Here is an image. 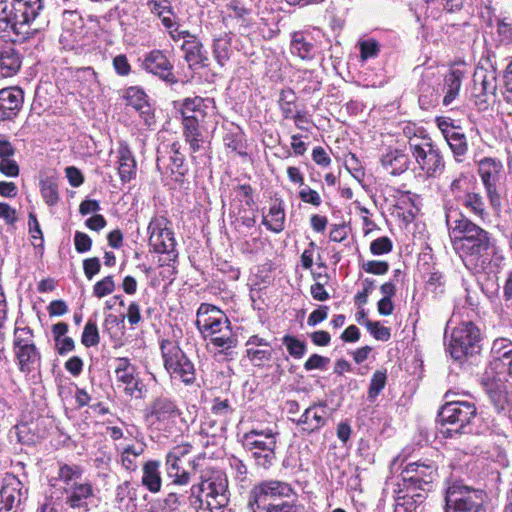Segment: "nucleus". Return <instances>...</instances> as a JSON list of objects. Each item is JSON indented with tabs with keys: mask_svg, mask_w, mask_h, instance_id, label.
Instances as JSON below:
<instances>
[{
	"mask_svg": "<svg viewBox=\"0 0 512 512\" xmlns=\"http://www.w3.org/2000/svg\"><path fill=\"white\" fill-rule=\"evenodd\" d=\"M393 243L387 236L379 237L370 244V252L374 256L388 254L392 251Z\"/></svg>",
	"mask_w": 512,
	"mask_h": 512,
	"instance_id": "e2e57ef3",
	"label": "nucleus"
},
{
	"mask_svg": "<svg viewBox=\"0 0 512 512\" xmlns=\"http://www.w3.org/2000/svg\"><path fill=\"white\" fill-rule=\"evenodd\" d=\"M463 76V72L459 69H453L445 76V95L443 98L444 106H449L458 96Z\"/></svg>",
	"mask_w": 512,
	"mask_h": 512,
	"instance_id": "37998d69",
	"label": "nucleus"
},
{
	"mask_svg": "<svg viewBox=\"0 0 512 512\" xmlns=\"http://www.w3.org/2000/svg\"><path fill=\"white\" fill-rule=\"evenodd\" d=\"M481 384L498 412H505L512 406V393L508 392L501 373L485 372Z\"/></svg>",
	"mask_w": 512,
	"mask_h": 512,
	"instance_id": "f3484780",
	"label": "nucleus"
},
{
	"mask_svg": "<svg viewBox=\"0 0 512 512\" xmlns=\"http://www.w3.org/2000/svg\"><path fill=\"white\" fill-rule=\"evenodd\" d=\"M490 355L491 361L485 372L502 374L503 364L512 358V340L505 337L496 338L492 342Z\"/></svg>",
	"mask_w": 512,
	"mask_h": 512,
	"instance_id": "cd10ccee",
	"label": "nucleus"
},
{
	"mask_svg": "<svg viewBox=\"0 0 512 512\" xmlns=\"http://www.w3.org/2000/svg\"><path fill=\"white\" fill-rule=\"evenodd\" d=\"M40 192L44 202L50 207L55 206L60 199L58 184L52 178L40 181Z\"/></svg>",
	"mask_w": 512,
	"mask_h": 512,
	"instance_id": "8fccbe9b",
	"label": "nucleus"
},
{
	"mask_svg": "<svg viewBox=\"0 0 512 512\" xmlns=\"http://www.w3.org/2000/svg\"><path fill=\"white\" fill-rule=\"evenodd\" d=\"M115 379L118 388H123L127 396L141 399L144 396L145 385L137 368L126 357H120L115 360Z\"/></svg>",
	"mask_w": 512,
	"mask_h": 512,
	"instance_id": "dca6fc26",
	"label": "nucleus"
},
{
	"mask_svg": "<svg viewBox=\"0 0 512 512\" xmlns=\"http://www.w3.org/2000/svg\"><path fill=\"white\" fill-rule=\"evenodd\" d=\"M23 90L19 87H8L0 90V122L14 118L22 108Z\"/></svg>",
	"mask_w": 512,
	"mask_h": 512,
	"instance_id": "4be33fe9",
	"label": "nucleus"
},
{
	"mask_svg": "<svg viewBox=\"0 0 512 512\" xmlns=\"http://www.w3.org/2000/svg\"><path fill=\"white\" fill-rule=\"evenodd\" d=\"M160 348L164 367L171 378L180 380L186 385L193 384L196 379L194 364L179 345L174 341L163 340Z\"/></svg>",
	"mask_w": 512,
	"mask_h": 512,
	"instance_id": "1a4fd4ad",
	"label": "nucleus"
},
{
	"mask_svg": "<svg viewBox=\"0 0 512 512\" xmlns=\"http://www.w3.org/2000/svg\"><path fill=\"white\" fill-rule=\"evenodd\" d=\"M144 452V447L142 445L136 446H127L123 449L121 453V463L122 466L129 471H135L137 468V458L142 455Z\"/></svg>",
	"mask_w": 512,
	"mask_h": 512,
	"instance_id": "864d4df0",
	"label": "nucleus"
},
{
	"mask_svg": "<svg viewBox=\"0 0 512 512\" xmlns=\"http://www.w3.org/2000/svg\"><path fill=\"white\" fill-rule=\"evenodd\" d=\"M84 470L76 464H60L57 479L64 485L63 489L74 487L82 482Z\"/></svg>",
	"mask_w": 512,
	"mask_h": 512,
	"instance_id": "ea45409f",
	"label": "nucleus"
},
{
	"mask_svg": "<svg viewBox=\"0 0 512 512\" xmlns=\"http://www.w3.org/2000/svg\"><path fill=\"white\" fill-rule=\"evenodd\" d=\"M397 486L398 490H395L397 496L395 497L394 512H416L417 507L423 502L424 495L422 493L407 492L401 487L400 483Z\"/></svg>",
	"mask_w": 512,
	"mask_h": 512,
	"instance_id": "72a5a7b5",
	"label": "nucleus"
},
{
	"mask_svg": "<svg viewBox=\"0 0 512 512\" xmlns=\"http://www.w3.org/2000/svg\"><path fill=\"white\" fill-rule=\"evenodd\" d=\"M184 136L190 146L191 153H196L205 149V139L202 131V125L183 124Z\"/></svg>",
	"mask_w": 512,
	"mask_h": 512,
	"instance_id": "c03bdc74",
	"label": "nucleus"
},
{
	"mask_svg": "<svg viewBox=\"0 0 512 512\" xmlns=\"http://www.w3.org/2000/svg\"><path fill=\"white\" fill-rule=\"evenodd\" d=\"M456 162H463V157L468 151L467 139L464 133L456 131L445 138Z\"/></svg>",
	"mask_w": 512,
	"mask_h": 512,
	"instance_id": "a18cd8bd",
	"label": "nucleus"
},
{
	"mask_svg": "<svg viewBox=\"0 0 512 512\" xmlns=\"http://www.w3.org/2000/svg\"><path fill=\"white\" fill-rule=\"evenodd\" d=\"M115 503L125 512H135L137 509V488L129 481H125L116 487Z\"/></svg>",
	"mask_w": 512,
	"mask_h": 512,
	"instance_id": "2f4dec72",
	"label": "nucleus"
},
{
	"mask_svg": "<svg viewBox=\"0 0 512 512\" xmlns=\"http://www.w3.org/2000/svg\"><path fill=\"white\" fill-rule=\"evenodd\" d=\"M445 502V512H483L484 493L453 481L446 489Z\"/></svg>",
	"mask_w": 512,
	"mask_h": 512,
	"instance_id": "6e6552de",
	"label": "nucleus"
},
{
	"mask_svg": "<svg viewBox=\"0 0 512 512\" xmlns=\"http://www.w3.org/2000/svg\"><path fill=\"white\" fill-rule=\"evenodd\" d=\"M278 103L284 119H291L299 112L296 110V95L291 89L281 90Z\"/></svg>",
	"mask_w": 512,
	"mask_h": 512,
	"instance_id": "09e8293b",
	"label": "nucleus"
},
{
	"mask_svg": "<svg viewBox=\"0 0 512 512\" xmlns=\"http://www.w3.org/2000/svg\"><path fill=\"white\" fill-rule=\"evenodd\" d=\"M477 416L475 404L470 401L453 400L447 402L439 412V420L452 427L448 433H472V422Z\"/></svg>",
	"mask_w": 512,
	"mask_h": 512,
	"instance_id": "9d476101",
	"label": "nucleus"
},
{
	"mask_svg": "<svg viewBox=\"0 0 512 512\" xmlns=\"http://www.w3.org/2000/svg\"><path fill=\"white\" fill-rule=\"evenodd\" d=\"M481 334L471 321L461 322L452 330L447 351L455 360L478 354L481 350Z\"/></svg>",
	"mask_w": 512,
	"mask_h": 512,
	"instance_id": "0eeeda50",
	"label": "nucleus"
},
{
	"mask_svg": "<svg viewBox=\"0 0 512 512\" xmlns=\"http://www.w3.org/2000/svg\"><path fill=\"white\" fill-rule=\"evenodd\" d=\"M214 108V101L199 96L186 98L182 103L183 124L202 125L208 110Z\"/></svg>",
	"mask_w": 512,
	"mask_h": 512,
	"instance_id": "aec40b11",
	"label": "nucleus"
},
{
	"mask_svg": "<svg viewBox=\"0 0 512 512\" xmlns=\"http://www.w3.org/2000/svg\"><path fill=\"white\" fill-rule=\"evenodd\" d=\"M125 98L127 104L139 112L140 117L146 126L150 127L155 123L154 113L147 101L144 91L138 87H130L126 90Z\"/></svg>",
	"mask_w": 512,
	"mask_h": 512,
	"instance_id": "c85d7f7f",
	"label": "nucleus"
},
{
	"mask_svg": "<svg viewBox=\"0 0 512 512\" xmlns=\"http://www.w3.org/2000/svg\"><path fill=\"white\" fill-rule=\"evenodd\" d=\"M471 184V176L467 172H461L456 175L450 182L449 190L458 201L461 197L469 192Z\"/></svg>",
	"mask_w": 512,
	"mask_h": 512,
	"instance_id": "603ef678",
	"label": "nucleus"
},
{
	"mask_svg": "<svg viewBox=\"0 0 512 512\" xmlns=\"http://www.w3.org/2000/svg\"><path fill=\"white\" fill-rule=\"evenodd\" d=\"M181 452L179 448H174L168 452L165 460L166 477L170 480L167 486L185 487L190 483L191 475L188 471L179 465Z\"/></svg>",
	"mask_w": 512,
	"mask_h": 512,
	"instance_id": "b1692460",
	"label": "nucleus"
},
{
	"mask_svg": "<svg viewBox=\"0 0 512 512\" xmlns=\"http://www.w3.org/2000/svg\"><path fill=\"white\" fill-rule=\"evenodd\" d=\"M181 49L190 68L207 66V52L203 50V45L199 39L183 41Z\"/></svg>",
	"mask_w": 512,
	"mask_h": 512,
	"instance_id": "7c9ffc66",
	"label": "nucleus"
},
{
	"mask_svg": "<svg viewBox=\"0 0 512 512\" xmlns=\"http://www.w3.org/2000/svg\"><path fill=\"white\" fill-rule=\"evenodd\" d=\"M147 7L161 20L165 28H171L174 25V19L177 17L169 0H147Z\"/></svg>",
	"mask_w": 512,
	"mask_h": 512,
	"instance_id": "4c0bfd02",
	"label": "nucleus"
},
{
	"mask_svg": "<svg viewBox=\"0 0 512 512\" xmlns=\"http://www.w3.org/2000/svg\"><path fill=\"white\" fill-rule=\"evenodd\" d=\"M290 49L293 55L303 60L313 59L316 51L314 44L300 31L292 34Z\"/></svg>",
	"mask_w": 512,
	"mask_h": 512,
	"instance_id": "a19ab883",
	"label": "nucleus"
},
{
	"mask_svg": "<svg viewBox=\"0 0 512 512\" xmlns=\"http://www.w3.org/2000/svg\"><path fill=\"white\" fill-rule=\"evenodd\" d=\"M65 504L80 512H89L97 506L98 498L94 485L90 481H82L78 485L66 489Z\"/></svg>",
	"mask_w": 512,
	"mask_h": 512,
	"instance_id": "a211bd4d",
	"label": "nucleus"
},
{
	"mask_svg": "<svg viewBox=\"0 0 512 512\" xmlns=\"http://www.w3.org/2000/svg\"><path fill=\"white\" fill-rule=\"evenodd\" d=\"M23 484L14 476L4 479L0 489V504L2 508L11 510L17 507L27 498V489H23Z\"/></svg>",
	"mask_w": 512,
	"mask_h": 512,
	"instance_id": "5701e85b",
	"label": "nucleus"
},
{
	"mask_svg": "<svg viewBox=\"0 0 512 512\" xmlns=\"http://www.w3.org/2000/svg\"><path fill=\"white\" fill-rule=\"evenodd\" d=\"M118 164V173L122 182H129L135 178L137 165L127 145H121L118 149Z\"/></svg>",
	"mask_w": 512,
	"mask_h": 512,
	"instance_id": "f704fd0d",
	"label": "nucleus"
},
{
	"mask_svg": "<svg viewBox=\"0 0 512 512\" xmlns=\"http://www.w3.org/2000/svg\"><path fill=\"white\" fill-rule=\"evenodd\" d=\"M160 466L158 460H149L142 467L141 483L151 493H158L161 490Z\"/></svg>",
	"mask_w": 512,
	"mask_h": 512,
	"instance_id": "473e14b6",
	"label": "nucleus"
},
{
	"mask_svg": "<svg viewBox=\"0 0 512 512\" xmlns=\"http://www.w3.org/2000/svg\"><path fill=\"white\" fill-rule=\"evenodd\" d=\"M458 202L475 216L482 217L485 211L483 198L479 193L467 192Z\"/></svg>",
	"mask_w": 512,
	"mask_h": 512,
	"instance_id": "de8ad7c7",
	"label": "nucleus"
},
{
	"mask_svg": "<svg viewBox=\"0 0 512 512\" xmlns=\"http://www.w3.org/2000/svg\"><path fill=\"white\" fill-rule=\"evenodd\" d=\"M328 412L325 403H317L313 404L301 415V417L297 420V425L302 426V430L311 434L322 427H324L327 423Z\"/></svg>",
	"mask_w": 512,
	"mask_h": 512,
	"instance_id": "a878e982",
	"label": "nucleus"
},
{
	"mask_svg": "<svg viewBox=\"0 0 512 512\" xmlns=\"http://www.w3.org/2000/svg\"><path fill=\"white\" fill-rule=\"evenodd\" d=\"M360 49L361 60L366 61L368 59L376 58L380 52V44L375 39H365L358 43Z\"/></svg>",
	"mask_w": 512,
	"mask_h": 512,
	"instance_id": "13d9d810",
	"label": "nucleus"
},
{
	"mask_svg": "<svg viewBox=\"0 0 512 512\" xmlns=\"http://www.w3.org/2000/svg\"><path fill=\"white\" fill-rule=\"evenodd\" d=\"M168 220L165 217H154L148 225L149 245L155 253L164 254L160 259L161 265H169L178 257L176 241L173 232L167 228Z\"/></svg>",
	"mask_w": 512,
	"mask_h": 512,
	"instance_id": "ddd939ff",
	"label": "nucleus"
},
{
	"mask_svg": "<svg viewBox=\"0 0 512 512\" xmlns=\"http://www.w3.org/2000/svg\"><path fill=\"white\" fill-rule=\"evenodd\" d=\"M202 481L196 486V494L205 496V503L210 512H220L227 505L228 480L221 470H212L208 475L202 477Z\"/></svg>",
	"mask_w": 512,
	"mask_h": 512,
	"instance_id": "9b49d317",
	"label": "nucleus"
},
{
	"mask_svg": "<svg viewBox=\"0 0 512 512\" xmlns=\"http://www.w3.org/2000/svg\"><path fill=\"white\" fill-rule=\"evenodd\" d=\"M386 372L377 370L374 372L369 386L368 399L373 401L380 394L386 385Z\"/></svg>",
	"mask_w": 512,
	"mask_h": 512,
	"instance_id": "bf43d9fd",
	"label": "nucleus"
},
{
	"mask_svg": "<svg viewBox=\"0 0 512 512\" xmlns=\"http://www.w3.org/2000/svg\"><path fill=\"white\" fill-rule=\"evenodd\" d=\"M299 197L304 203H308L316 207L320 206L322 203L320 194L307 185L301 187Z\"/></svg>",
	"mask_w": 512,
	"mask_h": 512,
	"instance_id": "338daca9",
	"label": "nucleus"
},
{
	"mask_svg": "<svg viewBox=\"0 0 512 512\" xmlns=\"http://www.w3.org/2000/svg\"><path fill=\"white\" fill-rule=\"evenodd\" d=\"M196 486H191L189 490L184 493H176L175 490H170L166 497L160 503L162 512H175L181 508H191L194 511L203 507L204 500L200 495L196 494Z\"/></svg>",
	"mask_w": 512,
	"mask_h": 512,
	"instance_id": "6ab92c4d",
	"label": "nucleus"
},
{
	"mask_svg": "<svg viewBox=\"0 0 512 512\" xmlns=\"http://www.w3.org/2000/svg\"><path fill=\"white\" fill-rule=\"evenodd\" d=\"M437 466L433 461L425 460L408 463L401 472V487L407 492L429 491L437 478Z\"/></svg>",
	"mask_w": 512,
	"mask_h": 512,
	"instance_id": "4468645a",
	"label": "nucleus"
},
{
	"mask_svg": "<svg viewBox=\"0 0 512 512\" xmlns=\"http://www.w3.org/2000/svg\"><path fill=\"white\" fill-rule=\"evenodd\" d=\"M297 500H286L280 503H268L261 508V512H300Z\"/></svg>",
	"mask_w": 512,
	"mask_h": 512,
	"instance_id": "052dcab7",
	"label": "nucleus"
},
{
	"mask_svg": "<svg viewBox=\"0 0 512 512\" xmlns=\"http://www.w3.org/2000/svg\"><path fill=\"white\" fill-rule=\"evenodd\" d=\"M497 89L496 72L494 70H487L483 67H477L473 74V93L478 98L494 96Z\"/></svg>",
	"mask_w": 512,
	"mask_h": 512,
	"instance_id": "bb28decb",
	"label": "nucleus"
},
{
	"mask_svg": "<svg viewBox=\"0 0 512 512\" xmlns=\"http://www.w3.org/2000/svg\"><path fill=\"white\" fill-rule=\"evenodd\" d=\"M411 128L406 127L404 134L408 137V149L418 169L428 179L439 178L445 171V159L442 151L432 138L419 131L410 136Z\"/></svg>",
	"mask_w": 512,
	"mask_h": 512,
	"instance_id": "20e7f679",
	"label": "nucleus"
},
{
	"mask_svg": "<svg viewBox=\"0 0 512 512\" xmlns=\"http://www.w3.org/2000/svg\"><path fill=\"white\" fill-rule=\"evenodd\" d=\"M42 8V0H0V32L12 31L14 41L26 40L37 31L33 23Z\"/></svg>",
	"mask_w": 512,
	"mask_h": 512,
	"instance_id": "7ed1b4c3",
	"label": "nucleus"
},
{
	"mask_svg": "<svg viewBox=\"0 0 512 512\" xmlns=\"http://www.w3.org/2000/svg\"><path fill=\"white\" fill-rule=\"evenodd\" d=\"M247 359L256 367H261L272 358V347L245 346Z\"/></svg>",
	"mask_w": 512,
	"mask_h": 512,
	"instance_id": "3c124183",
	"label": "nucleus"
},
{
	"mask_svg": "<svg viewBox=\"0 0 512 512\" xmlns=\"http://www.w3.org/2000/svg\"><path fill=\"white\" fill-rule=\"evenodd\" d=\"M283 344L286 346V349L290 356L295 359H301L306 353V343L300 341L294 336L285 335L282 339Z\"/></svg>",
	"mask_w": 512,
	"mask_h": 512,
	"instance_id": "4d7b16f0",
	"label": "nucleus"
},
{
	"mask_svg": "<svg viewBox=\"0 0 512 512\" xmlns=\"http://www.w3.org/2000/svg\"><path fill=\"white\" fill-rule=\"evenodd\" d=\"M382 167L391 175H400L408 169L409 158L400 149L389 148L380 158Z\"/></svg>",
	"mask_w": 512,
	"mask_h": 512,
	"instance_id": "c756f323",
	"label": "nucleus"
},
{
	"mask_svg": "<svg viewBox=\"0 0 512 512\" xmlns=\"http://www.w3.org/2000/svg\"><path fill=\"white\" fill-rule=\"evenodd\" d=\"M179 412L174 404L168 398L160 397L155 399L149 408L148 417L155 418L159 422H164L178 416Z\"/></svg>",
	"mask_w": 512,
	"mask_h": 512,
	"instance_id": "c9c22d12",
	"label": "nucleus"
},
{
	"mask_svg": "<svg viewBox=\"0 0 512 512\" xmlns=\"http://www.w3.org/2000/svg\"><path fill=\"white\" fill-rule=\"evenodd\" d=\"M446 283L445 276L435 267L427 274L426 289L432 292L435 296L440 295L444 292V286Z\"/></svg>",
	"mask_w": 512,
	"mask_h": 512,
	"instance_id": "5fc2aeb1",
	"label": "nucleus"
},
{
	"mask_svg": "<svg viewBox=\"0 0 512 512\" xmlns=\"http://www.w3.org/2000/svg\"><path fill=\"white\" fill-rule=\"evenodd\" d=\"M142 67L149 73L158 76L167 83H176L177 80L172 72L173 65L166 55L160 50L149 52L142 62Z\"/></svg>",
	"mask_w": 512,
	"mask_h": 512,
	"instance_id": "412c9836",
	"label": "nucleus"
},
{
	"mask_svg": "<svg viewBox=\"0 0 512 512\" xmlns=\"http://www.w3.org/2000/svg\"><path fill=\"white\" fill-rule=\"evenodd\" d=\"M63 18V30L59 39L60 44L65 50L82 53L84 44L82 42L81 31L68 27V22H81L79 14L75 11H65Z\"/></svg>",
	"mask_w": 512,
	"mask_h": 512,
	"instance_id": "393cba45",
	"label": "nucleus"
},
{
	"mask_svg": "<svg viewBox=\"0 0 512 512\" xmlns=\"http://www.w3.org/2000/svg\"><path fill=\"white\" fill-rule=\"evenodd\" d=\"M277 436L272 427H254L241 436L240 442L257 466L269 469L276 460Z\"/></svg>",
	"mask_w": 512,
	"mask_h": 512,
	"instance_id": "39448f33",
	"label": "nucleus"
},
{
	"mask_svg": "<svg viewBox=\"0 0 512 512\" xmlns=\"http://www.w3.org/2000/svg\"><path fill=\"white\" fill-rule=\"evenodd\" d=\"M364 325L376 340L385 342L391 337L390 329L379 322L366 320Z\"/></svg>",
	"mask_w": 512,
	"mask_h": 512,
	"instance_id": "680f3d73",
	"label": "nucleus"
},
{
	"mask_svg": "<svg viewBox=\"0 0 512 512\" xmlns=\"http://www.w3.org/2000/svg\"><path fill=\"white\" fill-rule=\"evenodd\" d=\"M445 222L452 247L473 273H497L504 261L491 233L475 224L450 200L444 202Z\"/></svg>",
	"mask_w": 512,
	"mask_h": 512,
	"instance_id": "f257e3e1",
	"label": "nucleus"
},
{
	"mask_svg": "<svg viewBox=\"0 0 512 512\" xmlns=\"http://www.w3.org/2000/svg\"><path fill=\"white\" fill-rule=\"evenodd\" d=\"M478 172L485 187L486 195L493 208L501 206L503 193V165L492 158H484L479 162Z\"/></svg>",
	"mask_w": 512,
	"mask_h": 512,
	"instance_id": "2eb2a0df",
	"label": "nucleus"
},
{
	"mask_svg": "<svg viewBox=\"0 0 512 512\" xmlns=\"http://www.w3.org/2000/svg\"><path fill=\"white\" fill-rule=\"evenodd\" d=\"M13 354L19 371L29 375L41 365V353L34 340V332L28 327H15L13 331Z\"/></svg>",
	"mask_w": 512,
	"mask_h": 512,
	"instance_id": "423d86ee",
	"label": "nucleus"
},
{
	"mask_svg": "<svg viewBox=\"0 0 512 512\" xmlns=\"http://www.w3.org/2000/svg\"><path fill=\"white\" fill-rule=\"evenodd\" d=\"M228 460L234 478L239 482H245L247 480L248 469L244 461L236 456H231Z\"/></svg>",
	"mask_w": 512,
	"mask_h": 512,
	"instance_id": "0e129e2a",
	"label": "nucleus"
},
{
	"mask_svg": "<svg viewBox=\"0 0 512 512\" xmlns=\"http://www.w3.org/2000/svg\"><path fill=\"white\" fill-rule=\"evenodd\" d=\"M297 500V493L291 484L280 480H265L255 485L249 492L247 509L261 512L268 499Z\"/></svg>",
	"mask_w": 512,
	"mask_h": 512,
	"instance_id": "f8f14e48",
	"label": "nucleus"
},
{
	"mask_svg": "<svg viewBox=\"0 0 512 512\" xmlns=\"http://www.w3.org/2000/svg\"><path fill=\"white\" fill-rule=\"evenodd\" d=\"M262 224L274 233H280L285 228V211L282 201L273 203L267 216L263 217Z\"/></svg>",
	"mask_w": 512,
	"mask_h": 512,
	"instance_id": "79ce46f5",
	"label": "nucleus"
},
{
	"mask_svg": "<svg viewBox=\"0 0 512 512\" xmlns=\"http://www.w3.org/2000/svg\"><path fill=\"white\" fill-rule=\"evenodd\" d=\"M180 149V143L173 142L169 146H166L165 151V153L169 155L170 161L167 169L170 170L172 175H175V181H180L187 171V169L184 167L185 158Z\"/></svg>",
	"mask_w": 512,
	"mask_h": 512,
	"instance_id": "58836bf2",
	"label": "nucleus"
},
{
	"mask_svg": "<svg viewBox=\"0 0 512 512\" xmlns=\"http://www.w3.org/2000/svg\"><path fill=\"white\" fill-rule=\"evenodd\" d=\"M115 284L112 276H107L94 285V295L102 298L114 291Z\"/></svg>",
	"mask_w": 512,
	"mask_h": 512,
	"instance_id": "774afa93",
	"label": "nucleus"
},
{
	"mask_svg": "<svg viewBox=\"0 0 512 512\" xmlns=\"http://www.w3.org/2000/svg\"><path fill=\"white\" fill-rule=\"evenodd\" d=\"M231 37L225 33L214 39L213 55L220 66H224L230 58Z\"/></svg>",
	"mask_w": 512,
	"mask_h": 512,
	"instance_id": "49530a36",
	"label": "nucleus"
},
{
	"mask_svg": "<svg viewBox=\"0 0 512 512\" xmlns=\"http://www.w3.org/2000/svg\"><path fill=\"white\" fill-rule=\"evenodd\" d=\"M330 359L319 354H312L304 363L306 371L326 370Z\"/></svg>",
	"mask_w": 512,
	"mask_h": 512,
	"instance_id": "69168bd1",
	"label": "nucleus"
},
{
	"mask_svg": "<svg viewBox=\"0 0 512 512\" xmlns=\"http://www.w3.org/2000/svg\"><path fill=\"white\" fill-rule=\"evenodd\" d=\"M21 67V58L18 52L11 46H5L0 50V73L3 77L15 75Z\"/></svg>",
	"mask_w": 512,
	"mask_h": 512,
	"instance_id": "e433bc0d",
	"label": "nucleus"
},
{
	"mask_svg": "<svg viewBox=\"0 0 512 512\" xmlns=\"http://www.w3.org/2000/svg\"><path fill=\"white\" fill-rule=\"evenodd\" d=\"M81 342L85 347H93L99 344L100 336L96 321L89 319L84 326Z\"/></svg>",
	"mask_w": 512,
	"mask_h": 512,
	"instance_id": "6e6d98bb",
	"label": "nucleus"
},
{
	"mask_svg": "<svg viewBox=\"0 0 512 512\" xmlns=\"http://www.w3.org/2000/svg\"><path fill=\"white\" fill-rule=\"evenodd\" d=\"M196 326L207 341L209 352L213 353L215 358L233 354L238 339L222 310L214 305L202 303L197 310Z\"/></svg>",
	"mask_w": 512,
	"mask_h": 512,
	"instance_id": "f03ea898",
	"label": "nucleus"
}]
</instances>
